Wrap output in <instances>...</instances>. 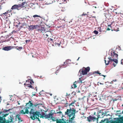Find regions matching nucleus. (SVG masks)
<instances>
[{
    "label": "nucleus",
    "mask_w": 123,
    "mask_h": 123,
    "mask_svg": "<svg viewBox=\"0 0 123 123\" xmlns=\"http://www.w3.org/2000/svg\"><path fill=\"white\" fill-rule=\"evenodd\" d=\"M33 109H31V111L29 112V113L30 114H33L32 116H31L30 117L32 120H34L36 118L40 117V118H43L48 119L49 120L51 119L54 121H55V120L54 119V117H53V113H49L48 115L43 113L42 115H41L40 113L39 112L37 111L36 112H33Z\"/></svg>",
    "instance_id": "obj_1"
},
{
    "label": "nucleus",
    "mask_w": 123,
    "mask_h": 123,
    "mask_svg": "<svg viewBox=\"0 0 123 123\" xmlns=\"http://www.w3.org/2000/svg\"><path fill=\"white\" fill-rule=\"evenodd\" d=\"M76 110L74 107H70L69 109H67L66 111L65 112V114L70 117L72 115H75V113H76Z\"/></svg>",
    "instance_id": "obj_2"
},
{
    "label": "nucleus",
    "mask_w": 123,
    "mask_h": 123,
    "mask_svg": "<svg viewBox=\"0 0 123 123\" xmlns=\"http://www.w3.org/2000/svg\"><path fill=\"white\" fill-rule=\"evenodd\" d=\"M33 105V104L32 103H31L30 101H29V103H27L26 105V106H29L28 107H25L24 109L25 110V111L24 112L23 110H21L19 112L20 114H28L29 112V109L30 108L29 107L32 106Z\"/></svg>",
    "instance_id": "obj_3"
},
{
    "label": "nucleus",
    "mask_w": 123,
    "mask_h": 123,
    "mask_svg": "<svg viewBox=\"0 0 123 123\" xmlns=\"http://www.w3.org/2000/svg\"><path fill=\"white\" fill-rule=\"evenodd\" d=\"M108 59L109 60L108 61H107V63H106V60H105V62L106 65H108L109 64H111V63L112 61H114L115 62V64L114 63H113L112 64V65L114 67H115L118 62V61L117 59H116V58L114 59H111V57H109Z\"/></svg>",
    "instance_id": "obj_4"
},
{
    "label": "nucleus",
    "mask_w": 123,
    "mask_h": 123,
    "mask_svg": "<svg viewBox=\"0 0 123 123\" xmlns=\"http://www.w3.org/2000/svg\"><path fill=\"white\" fill-rule=\"evenodd\" d=\"M27 81L28 84L25 83L24 84L26 88L29 87L32 89H34L35 86L34 85V82L32 80L29 79L26 81L27 83Z\"/></svg>",
    "instance_id": "obj_5"
},
{
    "label": "nucleus",
    "mask_w": 123,
    "mask_h": 123,
    "mask_svg": "<svg viewBox=\"0 0 123 123\" xmlns=\"http://www.w3.org/2000/svg\"><path fill=\"white\" fill-rule=\"evenodd\" d=\"M90 70V68L88 67L86 68L83 67V70L80 69V70L79 72L82 73L83 75H85L87 74V72H89Z\"/></svg>",
    "instance_id": "obj_6"
},
{
    "label": "nucleus",
    "mask_w": 123,
    "mask_h": 123,
    "mask_svg": "<svg viewBox=\"0 0 123 123\" xmlns=\"http://www.w3.org/2000/svg\"><path fill=\"white\" fill-rule=\"evenodd\" d=\"M79 80H78L77 81H75L73 85L71 86L72 88H75L77 87V86L76 85L77 82L78 83H82V81L81 80V78H79Z\"/></svg>",
    "instance_id": "obj_7"
},
{
    "label": "nucleus",
    "mask_w": 123,
    "mask_h": 123,
    "mask_svg": "<svg viewBox=\"0 0 123 123\" xmlns=\"http://www.w3.org/2000/svg\"><path fill=\"white\" fill-rule=\"evenodd\" d=\"M111 59H115L118 58V55L117 54L115 53V52L112 51L111 53Z\"/></svg>",
    "instance_id": "obj_8"
},
{
    "label": "nucleus",
    "mask_w": 123,
    "mask_h": 123,
    "mask_svg": "<svg viewBox=\"0 0 123 123\" xmlns=\"http://www.w3.org/2000/svg\"><path fill=\"white\" fill-rule=\"evenodd\" d=\"M56 123H68V122H67V120L63 118L59 119V120L57 119L56 120Z\"/></svg>",
    "instance_id": "obj_9"
},
{
    "label": "nucleus",
    "mask_w": 123,
    "mask_h": 123,
    "mask_svg": "<svg viewBox=\"0 0 123 123\" xmlns=\"http://www.w3.org/2000/svg\"><path fill=\"white\" fill-rule=\"evenodd\" d=\"M39 26L38 25H31L28 26V29L29 31L32 30L34 29H37V28Z\"/></svg>",
    "instance_id": "obj_10"
},
{
    "label": "nucleus",
    "mask_w": 123,
    "mask_h": 123,
    "mask_svg": "<svg viewBox=\"0 0 123 123\" xmlns=\"http://www.w3.org/2000/svg\"><path fill=\"white\" fill-rule=\"evenodd\" d=\"M87 120L89 122H90L92 121H94L95 120H96V118L95 117H93L92 116L90 115L87 117Z\"/></svg>",
    "instance_id": "obj_11"
},
{
    "label": "nucleus",
    "mask_w": 123,
    "mask_h": 123,
    "mask_svg": "<svg viewBox=\"0 0 123 123\" xmlns=\"http://www.w3.org/2000/svg\"><path fill=\"white\" fill-rule=\"evenodd\" d=\"M15 47L11 46H7L6 47H3V49L5 51H8L14 48V47Z\"/></svg>",
    "instance_id": "obj_12"
},
{
    "label": "nucleus",
    "mask_w": 123,
    "mask_h": 123,
    "mask_svg": "<svg viewBox=\"0 0 123 123\" xmlns=\"http://www.w3.org/2000/svg\"><path fill=\"white\" fill-rule=\"evenodd\" d=\"M37 29L38 31L40 32L43 33L45 30L44 27H42L41 26H39L37 28Z\"/></svg>",
    "instance_id": "obj_13"
},
{
    "label": "nucleus",
    "mask_w": 123,
    "mask_h": 123,
    "mask_svg": "<svg viewBox=\"0 0 123 123\" xmlns=\"http://www.w3.org/2000/svg\"><path fill=\"white\" fill-rule=\"evenodd\" d=\"M20 5H19V4L18 5H14L12 6L11 8V9L13 10L16 9L18 10L20 9V7L21 6Z\"/></svg>",
    "instance_id": "obj_14"
},
{
    "label": "nucleus",
    "mask_w": 123,
    "mask_h": 123,
    "mask_svg": "<svg viewBox=\"0 0 123 123\" xmlns=\"http://www.w3.org/2000/svg\"><path fill=\"white\" fill-rule=\"evenodd\" d=\"M70 62V61L69 60H66L65 62L64 63V64L62 65L63 67H67L68 65L70 64V62Z\"/></svg>",
    "instance_id": "obj_15"
},
{
    "label": "nucleus",
    "mask_w": 123,
    "mask_h": 123,
    "mask_svg": "<svg viewBox=\"0 0 123 123\" xmlns=\"http://www.w3.org/2000/svg\"><path fill=\"white\" fill-rule=\"evenodd\" d=\"M13 119V117H12L10 116V117L7 120H6V123H9L12 122Z\"/></svg>",
    "instance_id": "obj_16"
},
{
    "label": "nucleus",
    "mask_w": 123,
    "mask_h": 123,
    "mask_svg": "<svg viewBox=\"0 0 123 123\" xmlns=\"http://www.w3.org/2000/svg\"><path fill=\"white\" fill-rule=\"evenodd\" d=\"M112 86V87L114 88L117 89L118 87V84L115 83H113L112 85H110Z\"/></svg>",
    "instance_id": "obj_17"
},
{
    "label": "nucleus",
    "mask_w": 123,
    "mask_h": 123,
    "mask_svg": "<svg viewBox=\"0 0 123 123\" xmlns=\"http://www.w3.org/2000/svg\"><path fill=\"white\" fill-rule=\"evenodd\" d=\"M104 113L103 112H99L98 116V118H103V117L104 116H103Z\"/></svg>",
    "instance_id": "obj_18"
},
{
    "label": "nucleus",
    "mask_w": 123,
    "mask_h": 123,
    "mask_svg": "<svg viewBox=\"0 0 123 123\" xmlns=\"http://www.w3.org/2000/svg\"><path fill=\"white\" fill-rule=\"evenodd\" d=\"M48 44L49 46H54V42L53 40L52 39L48 43Z\"/></svg>",
    "instance_id": "obj_19"
},
{
    "label": "nucleus",
    "mask_w": 123,
    "mask_h": 123,
    "mask_svg": "<svg viewBox=\"0 0 123 123\" xmlns=\"http://www.w3.org/2000/svg\"><path fill=\"white\" fill-rule=\"evenodd\" d=\"M5 118H3L2 117H1L0 116V123H6V120Z\"/></svg>",
    "instance_id": "obj_20"
},
{
    "label": "nucleus",
    "mask_w": 123,
    "mask_h": 123,
    "mask_svg": "<svg viewBox=\"0 0 123 123\" xmlns=\"http://www.w3.org/2000/svg\"><path fill=\"white\" fill-rule=\"evenodd\" d=\"M76 102V101L75 100H74V101H73L70 104H69V108L71 107V106L72 107L74 106V104L75 102Z\"/></svg>",
    "instance_id": "obj_21"
},
{
    "label": "nucleus",
    "mask_w": 123,
    "mask_h": 123,
    "mask_svg": "<svg viewBox=\"0 0 123 123\" xmlns=\"http://www.w3.org/2000/svg\"><path fill=\"white\" fill-rule=\"evenodd\" d=\"M26 4V2H23L21 4H19V5H20L21 6L20 7V9L21 8H22V7H24L25 6V4Z\"/></svg>",
    "instance_id": "obj_22"
},
{
    "label": "nucleus",
    "mask_w": 123,
    "mask_h": 123,
    "mask_svg": "<svg viewBox=\"0 0 123 123\" xmlns=\"http://www.w3.org/2000/svg\"><path fill=\"white\" fill-rule=\"evenodd\" d=\"M20 115L19 114L16 115V118H18L19 121V122L20 121L21 122L22 121V120H21V117H20Z\"/></svg>",
    "instance_id": "obj_23"
},
{
    "label": "nucleus",
    "mask_w": 123,
    "mask_h": 123,
    "mask_svg": "<svg viewBox=\"0 0 123 123\" xmlns=\"http://www.w3.org/2000/svg\"><path fill=\"white\" fill-rule=\"evenodd\" d=\"M99 71H94V72H93L92 73H90V75H92V74H99V75H101V73H99Z\"/></svg>",
    "instance_id": "obj_24"
},
{
    "label": "nucleus",
    "mask_w": 123,
    "mask_h": 123,
    "mask_svg": "<svg viewBox=\"0 0 123 123\" xmlns=\"http://www.w3.org/2000/svg\"><path fill=\"white\" fill-rule=\"evenodd\" d=\"M75 115H72V117L70 118V120H69V121L70 122L72 123V121L74 119V118L75 117Z\"/></svg>",
    "instance_id": "obj_25"
},
{
    "label": "nucleus",
    "mask_w": 123,
    "mask_h": 123,
    "mask_svg": "<svg viewBox=\"0 0 123 123\" xmlns=\"http://www.w3.org/2000/svg\"><path fill=\"white\" fill-rule=\"evenodd\" d=\"M112 29L111 25H108V28L107 30L109 31Z\"/></svg>",
    "instance_id": "obj_26"
},
{
    "label": "nucleus",
    "mask_w": 123,
    "mask_h": 123,
    "mask_svg": "<svg viewBox=\"0 0 123 123\" xmlns=\"http://www.w3.org/2000/svg\"><path fill=\"white\" fill-rule=\"evenodd\" d=\"M54 44L55 46H59L60 44V42H59V43L55 42L54 43Z\"/></svg>",
    "instance_id": "obj_27"
},
{
    "label": "nucleus",
    "mask_w": 123,
    "mask_h": 123,
    "mask_svg": "<svg viewBox=\"0 0 123 123\" xmlns=\"http://www.w3.org/2000/svg\"><path fill=\"white\" fill-rule=\"evenodd\" d=\"M23 49V47H18L17 49L19 50H20Z\"/></svg>",
    "instance_id": "obj_28"
},
{
    "label": "nucleus",
    "mask_w": 123,
    "mask_h": 123,
    "mask_svg": "<svg viewBox=\"0 0 123 123\" xmlns=\"http://www.w3.org/2000/svg\"><path fill=\"white\" fill-rule=\"evenodd\" d=\"M33 17L34 18H36V17H41L39 15H35L33 16Z\"/></svg>",
    "instance_id": "obj_29"
},
{
    "label": "nucleus",
    "mask_w": 123,
    "mask_h": 123,
    "mask_svg": "<svg viewBox=\"0 0 123 123\" xmlns=\"http://www.w3.org/2000/svg\"><path fill=\"white\" fill-rule=\"evenodd\" d=\"M55 114H62V112L61 111H59L56 112V113H55Z\"/></svg>",
    "instance_id": "obj_30"
},
{
    "label": "nucleus",
    "mask_w": 123,
    "mask_h": 123,
    "mask_svg": "<svg viewBox=\"0 0 123 123\" xmlns=\"http://www.w3.org/2000/svg\"><path fill=\"white\" fill-rule=\"evenodd\" d=\"M93 32L96 35L98 34V31L96 30H95Z\"/></svg>",
    "instance_id": "obj_31"
},
{
    "label": "nucleus",
    "mask_w": 123,
    "mask_h": 123,
    "mask_svg": "<svg viewBox=\"0 0 123 123\" xmlns=\"http://www.w3.org/2000/svg\"><path fill=\"white\" fill-rule=\"evenodd\" d=\"M48 4H51L52 3V1H51V0H48Z\"/></svg>",
    "instance_id": "obj_32"
},
{
    "label": "nucleus",
    "mask_w": 123,
    "mask_h": 123,
    "mask_svg": "<svg viewBox=\"0 0 123 123\" xmlns=\"http://www.w3.org/2000/svg\"><path fill=\"white\" fill-rule=\"evenodd\" d=\"M65 106L66 107H67L68 106H69V104L68 103H66L65 104Z\"/></svg>",
    "instance_id": "obj_33"
},
{
    "label": "nucleus",
    "mask_w": 123,
    "mask_h": 123,
    "mask_svg": "<svg viewBox=\"0 0 123 123\" xmlns=\"http://www.w3.org/2000/svg\"><path fill=\"white\" fill-rule=\"evenodd\" d=\"M9 114V113L8 114H4L3 116V117H6V116H7Z\"/></svg>",
    "instance_id": "obj_34"
},
{
    "label": "nucleus",
    "mask_w": 123,
    "mask_h": 123,
    "mask_svg": "<svg viewBox=\"0 0 123 123\" xmlns=\"http://www.w3.org/2000/svg\"><path fill=\"white\" fill-rule=\"evenodd\" d=\"M52 39L50 38H48L47 40L48 43Z\"/></svg>",
    "instance_id": "obj_35"
},
{
    "label": "nucleus",
    "mask_w": 123,
    "mask_h": 123,
    "mask_svg": "<svg viewBox=\"0 0 123 123\" xmlns=\"http://www.w3.org/2000/svg\"><path fill=\"white\" fill-rule=\"evenodd\" d=\"M40 105V104H36L34 105V106L35 107H37V106L39 105Z\"/></svg>",
    "instance_id": "obj_36"
},
{
    "label": "nucleus",
    "mask_w": 123,
    "mask_h": 123,
    "mask_svg": "<svg viewBox=\"0 0 123 123\" xmlns=\"http://www.w3.org/2000/svg\"><path fill=\"white\" fill-rule=\"evenodd\" d=\"M7 12H5L4 13H3V14H4L6 16H7Z\"/></svg>",
    "instance_id": "obj_37"
},
{
    "label": "nucleus",
    "mask_w": 123,
    "mask_h": 123,
    "mask_svg": "<svg viewBox=\"0 0 123 123\" xmlns=\"http://www.w3.org/2000/svg\"><path fill=\"white\" fill-rule=\"evenodd\" d=\"M10 110V109H9L8 110H4V112H7L8 111H9Z\"/></svg>",
    "instance_id": "obj_38"
},
{
    "label": "nucleus",
    "mask_w": 123,
    "mask_h": 123,
    "mask_svg": "<svg viewBox=\"0 0 123 123\" xmlns=\"http://www.w3.org/2000/svg\"><path fill=\"white\" fill-rule=\"evenodd\" d=\"M121 64L123 65V59H122L121 61Z\"/></svg>",
    "instance_id": "obj_39"
},
{
    "label": "nucleus",
    "mask_w": 123,
    "mask_h": 123,
    "mask_svg": "<svg viewBox=\"0 0 123 123\" xmlns=\"http://www.w3.org/2000/svg\"><path fill=\"white\" fill-rule=\"evenodd\" d=\"M11 10H8V11H7L6 12H7V13L9 12H11Z\"/></svg>",
    "instance_id": "obj_40"
},
{
    "label": "nucleus",
    "mask_w": 123,
    "mask_h": 123,
    "mask_svg": "<svg viewBox=\"0 0 123 123\" xmlns=\"http://www.w3.org/2000/svg\"><path fill=\"white\" fill-rule=\"evenodd\" d=\"M30 41V40H26L25 42L26 43H28V42H29Z\"/></svg>",
    "instance_id": "obj_41"
},
{
    "label": "nucleus",
    "mask_w": 123,
    "mask_h": 123,
    "mask_svg": "<svg viewBox=\"0 0 123 123\" xmlns=\"http://www.w3.org/2000/svg\"><path fill=\"white\" fill-rule=\"evenodd\" d=\"M87 15V14H85V13H83L82 15V16H85V15Z\"/></svg>",
    "instance_id": "obj_42"
},
{
    "label": "nucleus",
    "mask_w": 123,
    "mask_h": 123,
    "mask_svg": "<svg viewBox=\"0 0 123 123\" xmlns=\"http://www.w3.org/2000/svg\"><path fill=\"white\" fill-rule=\"evenodd\" d=\"M98 83H99V84L100 85H103V84H104L103 83H101L98 82V85H99L98 84Z\"/></svg>",
    "instance_id": "obj_43"
},
{
    "label": "nucleus",
    "mask_w": 123,
    "mask_h": 123,
    "mask_svg": "<svg viewBox=\"0 0 123 123\" xmlns=\"http://www.w3.org/2000/svg\"><path fill=\"white\" fill-rule=\"evenodd\" d=\"M70 94H68L67 93H66V96H70Z\"/></svg>",
    "instance_id": "obj_44"
},
{
    "label": "nucleus",
    "mask_w": 123,
    "mask_h": 123,
    "mask_svg": "<svg viewBox=\"0 0 123 123\" xmlns=\"http://www.w3.org/2000/svg\"><path fill=\"white\" fill-rule=\"evenodd\" d=\"M118 13L119 14H123V12H118Z\"/></svg>",
    "instance_id": "obj_45"
},
{
    "label": "nucleus",
    "mask_w": 123,
    "mask_h": 123,
    "mask_svg": "<svg viewBox=\"0 0 123 123\" xmlns=\"http://www.w3.org/2000/svg\"><path fill=\"white\" fill-rule=\"evenodd\" d=\"M36 118L37 119L38 121H40V120L38 117H37V118Z\"/></svg>",
    "instance_id": "obj_46"
},
{
    "label": "nucleus",
    "mask_w": 123,
    "mask_h": 123,
    "mask_svg": "<svg viewBox=\"0 0 123 123\" xmlns=\"http://www.w3.org/2000/svg\"><path fill=\"white\" fill-rule=\"evenodd\" d=\"M100 75L101 76H103V77H105L106 76V75Z\"/></svg>",
    "instance_id": "obj_47"
},
{
    "label": "nucleus",
    "mask_w": 123,
    "mask_h": 123,
    "mask_svg": "<svg viewBox=\"0 0 123 123\" xmlns=\"http://www.w3.org/2000/svg\"><path fill=\"white\" fill-rule=\"evenodd\" d=\"M116 10V9H115V10H114V12H115V13H116V14H117V12H115V10Z\"/></svg>",
    "instance_id": "obj_48"
},
{
    "label": "nucleus",
    "mask_w": 123,
    "mask_h": 123,
    "mask_svg": "<svg viewBox=\"0 0 123 123\" xmlns=\"http://www.w3.org/2000/svg\"><path fill=\"white\" fill-rule=\"evenodd\" d=\"M105 121V120H101V122L102 123L103 122Z\"/></svg>",
    "instance_id": "obj_49"
},
{
    "label": "nucleus",
    "mask_w": 123,
    "mask_h": 123,
    "mask_svg": "<svg viewBox=\"0 0 123 123\" xmlns=\"http://www.w3.org/2000/svg\"><path fill=\"white\" fill-rule=\"evenodd\" d=\"M69 96H66V98H67L66 99H67V98H68H68L69 97Z\"/></svg>",
    "instance_id": "obj_50"
},
{
    "label": "nucleus",
    "mask_w": 123,
    "mask_h": 123,
    "mask_svg": "<svg viewBox=\"0 0 123 123\" xmlns=\"http://www.w3.org/2000/svg\"><path fill=\"white\" fill-rule=\"evenodd\" d=\"M45 35H46L47 36H48V35L46 33H45Z\"/></svg>",
    "instance_id": "obj_51"
},
{
    "label": "nucleus",
    "mask_w": 123,
    "mask_h": 123,
    "mask_svg": "<svg viewBox=\"0 0 123 123\" xmlns=\"http://www.w3.org/2000/svg\"><path fill=\"white\" fill-rule=\"evenodd\" d=\"M35 88H36V91H37V86H36L35 87Z\"/></svg>",
    "instance_id": "obj_52"
},
{
    "label": "nucleus",
    "mask_w": 123,
    "mask_h": 123,
    "mask_svg": "<svg viewBox=\"0 0 123 123\" xmlns=\"http://www.w3.org/2000/svg\"><path fill=\"white\" fill-rule=\"evenodd\" d=\"M118 29H119V28H118ZM115 30V31H119V30Z\"/></svg>",
    "instance_id": "obj_53"
},
{
    "label": "nucleus",
    "mask_w": 123,
    "mask_h": 123,
    "mask_svg": "<svg viewBox=\"0 0 123 123\" xmlns=\"http://www.w3.org/2000/svg\"><path fill=\"white\" fill-rule=\"evenodd\" d=\"M121 111L120 110H119V111H117V112H120Z\"/></svg>",
    "instance_id": "obj_54"
},
{
    "label": "nucleus",
    "mask_w": 123,
    "mask_h": 123,
    "mask_svg": "<svg viewBox=\"0 0 123 123\" xmlns=\"http://www.w3.org/2000/svg\"><path fill=\"white\" fill-rule=\"evenodd\" d=\"M1 91V89L0 88V93Z\"/></svg>",
    "instance_id": "obj_55"
},
{
    "label": "nucleus",
    "mask_w": 123,
    "mask_h": 123,
    "mask_svg": "<svg viewBox=\"0 0 123 123\" xmlns=\"http://www.w3.org/2000/svg\"><path fill=\"white\" fill-rule=\"evenodd\" d=\"M62 27V26H60V27Z\"/></svg>",
    "instance_id": "obj_56"
},
{
    "label": "nucleus",
    "mask_w": 123,
    "mask_h": 123,
    "mask_svg": "<svg viewBox=\"0 0 123 123\" xmlns=\"http://www.w3.org/2000/svg\"><path fill=\"white\" fill-rule=\"evenodd\" d=\"M79 58H80V57H79V58H78V59L77 60V61L78 60Z\"/></svg>",
    "instance_id": "obj_57"
},
{
    "label": "nucleus",
    "mask_w": 123,
    "mask_h": 123,
    "mask_svg": "<svg viewBox=\"0 0 123 123\" xmlns=\"http://www.w3.org/2000/svg\"><path fill=\"white\" fill-rule=\"evenodd\" d=\"M122 113L123 114V111H122Z\"/></svg>",
    "instance_id": "obj_58"
},
{
    "label": "nucleus",
    "mask_w": 123,
    "mask_h": 123,
    "mask_svg": "<svg viewBox=\"0 0 123 123\" xmlns=\"http://www.w3.org/2000/svg\"><path fill=\"white\" fill-rule=\"evenodd\" d=\"M52 95V94H50V95L51 96Z\"/></svg>",
    "instance_id": "obj_59"
},
{
    "label": "nucleus",
    "mask_w": 123,
    "mask_h": 123,
    "mask_svg": "<svg viewBox=\"0 0 123 123\" xmlns=\"http://www.w3.org/2000/svg\"><path fill=\"white\" fill-rule=\"evenodd\" d=\"M122 107L123 106V104L122 105Z\"/></svg>",
    "instance_id": "obj_60"
},
{
    "label": "nucleus",
    "mask_w": 123,
    "mask_h": 123,
    "mask_svg": "<svg viewBox=\"0 0 123 123\" xmlns=\"http://www.w3.org/2000/svg\"><path fill=\"white\" fill-rule=\"evenodd\" d=\"M94 17V18H95V16H94V17Z\"/></svg>",
    "instance_id": "obj_61"
},
{
    "label": "nucleus",
    "mask_w": 123,
    "mask_h": 123,
    "mask_svg": "<svg viewBox=\"0 0 123 123\" xmlns=\"http://www.w3.org/2000/svg\"><path fill=\"white\" fill-rule=\"evenodd\" d=\"M35 94H34L33 95H34V96H35Z\"/></svg>",
    "instance_id": "obj_62"
},
{
    "label": "nucleus",
    "mask_w": 123,
    "mask_h": 123,
    "mask_svg": "<svg viewBox=\"0 0 123 123\" xmlns=\"http://www.w3.org/2000/svg\"><path fill=\"white\" fill-rule=\"evenodd\" d=\"M1 9V8L0 7V9Z\"/></svg>",
    "instance_id": "obj_63"
},
{
    "label": "nucleus",
    "mask_w": 123,
    "mask_h": 123,
    "mask_svg": "<svg viewBox=\"0 0 123 123\" xmlns=\"http://www.w3.org/2000/svg\"><path fill=\"white\" fill-rule=\"evenodd\" d=\"M105 79V78H103V79L104 80Z\"/></svg>",
    "instance_id": "obj_64"
}]
</instances>
